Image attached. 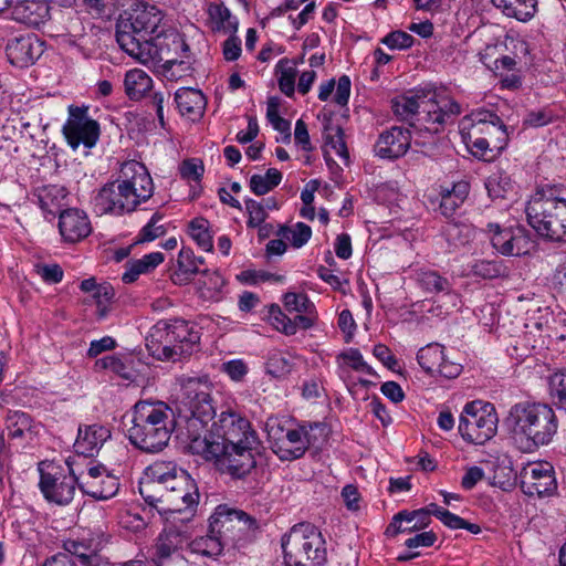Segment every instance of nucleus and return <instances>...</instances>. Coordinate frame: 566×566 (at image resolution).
I'll return each instance as SVG.
<instances>
[{
	"label": "nucleus",
	"mask_w": 566,
	"mask_h": 566,
	"mask_svg": "<svg viewBox=\"0 0 566 566\" xmlns=\"http://www.w3.org/2000/svg\"><path fill=\"white\" fill-rule=\"evenodd\" d=\"M276 69L280 71L279 87L281 92L289 97L293 96L295 92V66L291 65L289 60L282 59Z\"/></svg>",
	"instance_id": "nucleus-48"
},
{
	"label": "nucleus",
	"mask_w": 566,
	"mask_h": 566,
	"mask_svg": "<svg viewBox=\"0 0 566 566\" xmlns=\"http://www.w3.org/2000/svg\"><path fill=\"white\" fill-rule=\"evenodd\" d=\"M459 128L468 149L474 157L483 160H490L494 157L496 149L493 147V142L485 136H481L476 129L461 127V124Z\"/></svg>",
	"instance_id": "nucleus-33"
},
{
	"label": "nucleus",
	"mask_w": 566,
	"mask_h": 566,
	"mask_svg": "<svg viewBox=\"0 0 566 566\" xmlns=\"http://www.w3.org/2000/svg\"><path fill=\"white\" fill-rule=\"evenodd\" d=\"M59 229L64 241L70 243L85 239L92 231L87 214L75 208L60 213Z\"/></svg>",
	"instance_id": "nucleus-27"
},
{
	"label": "nucleus",
	"mask_w": 566,
	"mask_h": 566,
	"mask_svg": "<svg viewBox=\"0 0 566 566\" xmlns=\"http://www.w3.org/2000/svg\"><path fill=\"white\" fill-rule=\"evenodd\" d=\"M525 494L538 497L551 496L557 490L554 470L549 463H535L525 470L522 483Z\"/></svg>",
	"instance_id": "nucleus-22"
},
{
	"label": "nucleus",
	"mask_w": 566,
	"mask_h": 566,
	"mask_svg": "<svg viewBox=\"0 0 566 566\" xmlns=\"http://www.w3.org/2000/svg\"><path fill=\"white\" fill-rule=\"evenodd\" d=\"M163 214L158 212L154 213L147 224L139 231V241L149 242L163 237L166 233V229L163 224H159Z\"/></svg>",
	"instance_id": "nucleus-57"
},
{
	"label": "nucleus",
	"mask_w": 566,
	"mask_h": 566,
	"mask_svg": "<svg viewBox=\"0 0 566 566\" xmlns=\"http://www.w3.org/2000/svg\"><path fill=\"white\" fill-rule=\"evenodd\" d=\"M203 274L202 285L208 292L209 297H213L214 294L221 292L226 281L218 271L202 270Z\"/></svg>",
	"instance_id": "nucleus-63"
},
{
	"label": "nucleus",
	"mask_w": 566,
	"mask_h": 566,
	"mask_svg": "<svg viewBox=\"0 0 566 566\" xmlns=\"http://www.w3.org/2000/svg\"><path fill=\"white\" fill-rule=\"evenodd\" d=\"M114 295L115 293L113 287L107 283L99 284V289L92 294V297L96 303L97 315L99 318H104L107 315L108 306L114 298Z\"/></svg>",
	"instance_id": "nucleus-55"
},
{
	"label": "nucleus",
	"mask_w": 566,
	"mask_h": 566,
	"mask_svg": "<svg viewBox=\"0 0 566 566\" xmlns=\"http://www.w3.org/2000/svg\"><path fill=\"white\" fill-rule=\"evenodd\" d=\"M165 260L161 252H151L140 259L129 260L125 264V272L122 274V281L126 284L137 281L139 275L153 272Z\"/></svg>",
	"instance_id": "nucleus-31"
},
{
	"label": "nucleus",
	"mask_w": 566,
	"mask_h": 566,
	"mask_svg": "<svg viewBox=\"0 0 566 566\" xmlns=\"http://www.w3.org/2000/svg\"><path fill=\"white\" fill-rule=\"evenodd\" d=\"M118 182L123 184L132 200L138 207L154 193V181L147 167L137 160H127L118 171Z\"/></svg>",
	"instance_id": "nucleus-16"
},
{
	"label": "nucleus",
	"mask_w": 566,
	"mask_h": 566,
	"mask_svg": "<svg viewBox=\"0 0 566 566\" xmlns=\"http://www.w3.org/2000/svg\"><path fill=\"white\" fill-rule=\"evenodd\" d=\"M473 275L482 279H496L504 274L505 266L499 260H475L471 264Z\"/></svg>",
	"instance_id": "nucleus-47"
},
{
	"label": "nucleus",
	"mask_w": 566,
	"mask_h": 566,
	"mask_svg": "<svg viewBox=\"0 0 566 566\" xmlns=\"http://www.w3.org/2000/svg\"><path fill=\"white\" fill-rule=\"evenodd\" d=\"M415 280L418 286L426 293H449L452 289L450 281L430 269H420L416 272Z\"/></svg>",
	"instance_id": "nucleus-35"
},
{
	"label": "nucleus",
	"mask_w": 566,
	"mask_h": 566,
	"mask_svg": "<svg viewBox=\"0 0 566 566\" xmlns=\"http://www.w3.org/2000/svg\"><path fill=\"white\" fill-rule=\"evenodd\" d=\"M266 117L271 123L272 127L285 135V138L291 136V124L279 114V103L276 98H270L268 102Z\"/></svg>",
	"instance_id": "nucleus-52"
},
{
	"label": "nucleus",
	"mask_w": 566,
	"mask_h": 566,
	"mask_svg": "<svg viewBox=\"0 0 566 566\" xmlns=\"http://www.w3.org/2000/svg\"><path fill=\"white\" fill-rule=\"evenodd\" d=\"M67 119L62 127L67 145L76 150L81 145L93 148L99 139L101 127L97 120L88 115V107L70 105Z\"/></svg>",
	"instance_id": "nucleus-14"
},
{
	"label": "nucleus",
	"mask_w": 566,
	"mask_h": 566,
	"mask_svg": "<svg viewBox=\"0 0 566 566\" xmlns=\"http://www.w3.org/2000/svg\"><path fill=\"white\" fill-rule=\"evenodd\" d=\"M268 319L276 331L285 335L295 334V328L294 325H292L291 318L282 312L279 305H270L268 311Z\"/></svg>",
	"instance_id": "nucleus-49"
},
{
	"label": "nucleus",
	"mask_w": 566,
	"mask_h": 566,
	"mask_svg": "<svg viewBox=\"0 0 566 566\" xmlns=\"http://www.w3.org/2000/svg\"><path fill=\"white\" fill-rule=\"evenodd\" d=\"M505 423L514 438L525 441L527 448L548 444L558 428L557 417L548 405L530 401L513 405Z\"/></svg>",
	"instance_id": "nucleus-7"
},
{
	"label": "nucleus",
	"mask_w": 566,
	"mask_h": 566,
	"mask_svg": "<svg viewBox=\"0 0 566 566\" xmlns=\"http://www.w3.org/2000/svg\"><path fill=\"white\" fill-rule=\"evenodd\" d=\"M185 526L186 524L166 522L153 547L151 558L158 566H163L169 558L180 556V551L188 542Z\"/></svg>",
	"instance_id": "nucleus-20"
},
{
	"label": "nucleus",
	"mask_w": 566,
	"mask_h": 566,
	"mask_svg": "<svg viewBox=\"0 0 566 566\" xmlns=\"http://www.w3.org/2000/svg\"><path fill=\"white\" fill-rule=\"evenodd\" d=\"M410 144V130L403 127L392 126L379 135L375 145V153L380 158L397 159L407 153Z\"/></svg>",
	"instance_id": "nucleus-24"
},
{
	"label": "nucleus",
	"mask_w": 566,
	"mask_h": 566,
	"mask_svg": "<svg viewBox=\"0 0 566 566\" xmlns=\"http://www.w3.org/2000/svg\"><path fill=\"white\" fill-rule=\"evenodd\" d=\"M469 193V185L467 182H458L452 189H444L440 192L439 211L446 218H451L462 206Z\"/></svg>",
	"instance_id": "nucleus-34"
},
{
	"label": "nucleus",
	"mask_w": 566,
	"mask_h": 566,
	"mask_svg": "<svg viewBox=\"0 0 566 566\" xmlns=\"http://www.w3.org/2000/svg\"><path fill=\"white\" fill-rule=\"evenodd\" d=\"M413 36L405 31H392L381 39V43L390 50H405L413 44Z\"/></svg>",
	"instance_id": "nucleus-61"
},
{
	"label": "nucleus",
	"mask_w": 566,
	"mask_h": 566,
	"mask_svg": "<svg viewBox=\"0 0 566 566\" xmlns=\"http://www.w3.org/2000/svg\"><path fill=\"white\" fill-rule=\"evenodd\" d=\"M557 117L556 112L552 107L546 106L527 113L523 123L525 126L538 128L553 123Z\"/></svg>",
	"instance_id": "nucleus-50"
},
{
	"label": "nucleus",
	"mask_w": 566,
	"mask_h": 566,
	"mask_svg": "<svg viewBox=\"0 0 566 566\" xmlns=\"http://www.w3.org/2000/svg\"><path fill=\"white\" fill-rule=\"evenodd\" d=\"M281 546L286 566H323L327 560L326 542L310 523L294 525L282 537Z\"/></svg>",
	"instance_id": "nucleus-9"
},
{
	"label": "nucleus",
	"mask_w": 566,
	"mask_h": 566,
	"mask_svg": "<svg viewBox=\"0 0 566 566\" xmlns=\"http://www.w3.org/2000/svg\"><path fill=\"white\" fill-rule=\"evenodd\" d=\"M506 17L530 20L536 11V0H491Z\"/></svg>",
	"instance_id": "nucleus-36"
},
{
	"label": "nucleus",
	"mask_w": 566,
	"mask_h": 566,
	"mask_svg": "<svg viewBox=\"0 0 566 566\" xmlns=\"http://www.w3.org/2000/svg\"><path fill=\"white\" fill-rule=\"evenodd\" d=\"M80 490L93 499L105 501L117 494L119 481L103 465H94L86 471L80 470Z\"/></svg>",
	"instance_id": "nucleus-19"
},
{
	"label": "nucleus",
	"mask_w": 566,
	"mask_h": 566,
	"mask_svg": "<svg viewBox=\"0 0 566 566\" xmlns=\"http://www.w3.org/2000/svg\"><path fill=\"white\" fill-rule=\"evenodd\" d=\"M171 408L159 400H140L130 412L126 436L130 443L147 453L161 451L172 432Z\"/></svg>",
	"instance_id": "nucleus-5"
},
{
	"label": "nucleus",
	"mask_w": 566,
	"mask_h": 566,
	"mask_svg": "<svg viewBox=\"0 0 566 566\" xmlns=\"http://www.w3.org/2000/svg\"><path fill=\"white\" fill-rule=\"evenodd\" d=\"M551 394L560 403H566V374L556 373L551 378Z\"/></svg>",
	"instance_id": "nucleus-64"
},
{
	"label": "nucleus",
	"mask_w": 566,
	"mask_h": 566,
	"mask_svg": "<svg viewBox=\"0 0 566 566\" xmlns=\"http://www.w3.org/2000/svg\"><path fill=\"white\" fill-rule=\"evenodd\" d=\"M499 418L495 407L490 402L474 400L467 402L459 418L458 430L463 440L484 444L497 431Z\"/></svg>",
	"instance_id": "nucleus-10"
},
{
	"label": "nucleus",
	"mask_w": 566,
	"mask_h": 566,
	"mask_svg": "<svg viewBox=\"0 0 566 566\" xmlns=\"http://www.w3.org/2000/svg\"><path fill=\"white\" fill-rule=\"evenodd\" d=\"M528 224L545 240L566 241V199L554 195L553 189H538L527 201Z\"/></svg>",
	"instance_id": "nucleus-8"
},
{
	"label": "nucleus",
	"mask_w": 566,
	"mask_h": 566,
	"mask_svg": "<svg viewBox=\"0 0 566 566\" xmlns=\"http://www.w3.org/2000/svg\"><path fill=\"white\" fill-rule=\"evenodd\" d=\"M339 359L353 368L356 371H363L368 375H374L373 368L364 360L361 353L356 348H349L348 350L339 354Z\"/></svg>",
	"instance_id": "nucleus-59"
},
{
	"label": "nucleus",
	"mask_w": 566,
	"mask_h": 566,
	"mask_svg": "<svg viewBox=\"0 0 566 566\" xmlns=\"http://www.w3.org/2000/svg\"><path fill=\"white\" fill-rule=\"evenodd\" d=\"M182 391V403L189 411L187 420L190 449L214 460L217 468L233 479H243L255 468V452L260 440L250 421L241 413L222 411L208 433L201 437L195 431L205 428L216 415L208 376L181 375L176 379Z\"/></svg>",
	"instance_id": "nucleus-1"
},
{
	"label": "nucleus",
	"mask_w": 566,
	"mask_h": 566,
	"mask_svg": "<svg viewBox=\"0 0 566 566\" xmlns=\"http://www.w3.org/2000/svg\"><path fill=\"white\" fill-rule=\"evenodd\" d=\"M432 515L440 520L447 527L451 530H461L463 525V518L459 515L451 513L450 511L440 507L439 505L431 503Z\"/></svg>",
	"instance_id": "nucleus-62"
},
{
	"label": "nucleus",
	"mask_w": 566,
	"mask_h": 566,
	"mask_svg": "<svg viewBox=\"0 0 566 566\" xmlns=\"http://www.w3.org/2000/svg\"><path fill=\"white\" fill-rule=\"evenodd\" d=\"M224 547L219 535L212 534L210 531L206 536L198 537L188 544V549L191 554L207 558L218 557Z\"/></svg>",
	"instance_id": "nucleus-39"
},
{
	"label": "nucleus",
	"mask_w": 566,
	"mask_h": 566,
	"mask_svg": "<svg viewBox=\"0 0 566 566\" xmlns=\"http://www.w3.org/2000/svg\"><path fill=\"white\" fill-rule=\"evenodd\" d=\"M461 127L476 129L481 136L493 142L496 151L507 145L509 134L503 120L493 112L479 108L465 115L461 120Z\"/></svg>",
	"instance_id": "nucleus-17"
},
{
	"label": "nucleus",
	"mask_w": 566,
	"mask_h": 566,
	"mask_svg": "<svg viewBox=\"0 0 566 566\" xmlns=\"http://www.w3.org/2000/svg\"><path fill=\"white\" fill-rule=\"evenodd\" d=\"M44 52L43 42L34 34L11 39L6 46L10 63L18 67L32 65Z\"/></svg>",
	"instance_id": "nucleus-23"
},
{
	"label": "nucleus",
	"mask_w": 566,
	"mask_h": 566,
	"mask_svg": "<svg viewBox=\"0 0 566 566\" xmlns=\"http://www.w3.org/2000/svg\"><path fill=\"white\" fill-rule=\"evenodd\" d=\"M293 368L292 357L287 353L277 349L270 350L266 357L265 369L275 378L287 376Z\"/></svg>",
	"instance_id": "nucleus-43"
},
{
	"label": "nucleus",
	"mask_w": 566,
	"mask_h": 566,
	"mask_svg": "<svg viewBox=\"0 0 566 566\" xmlns=\"http://www.w3.org/2000/svg\"><path fill=\"white\" fill-rule=\"evenodd\" d=\"M238 279L241 282H243L245 284H250V285H254V284L261 283V282H266V281H273L276 283H282L284 281L283 275L270 273V272L263 271V270L242 271L238 275Z\"/></svg>",
	"instance_id": "nucleus-54"
},
{
	"label": "nucleus",
	"mask_w": 566,
	"mask_h": 566,
	"mask_svg": "<svg viewBox=\"0 0 566 566\" xmlns=\"http://www.w3.org/2000/svg\"><path fill=\"white\" fill-rule=\"evenodd\" d=\"M10 14L17 22L39 28L50 19V7L43 0H10Z\"/></svg>",
	"instance_id": "nucleus-26"
},
{
	"label": "nucleus",
	"mask_w": 566,
	"mask_h": 566,
	"mask_svg": "<svg viewBox=\"0 0 566 566\" xmlns=\"http://www.w3.org/2000/svg\"><path fill=\"white\" fill-rule=\"evenodd\" d=\"M285 424L286 422L276 417H270L266 420L265 429L273 451L280 444L281 440H284L286 431L291 428Z\"/></svg>",
	"instance_id": "nucleus-56"
},
{
	"label": "nucleus",
	"mask_w": 566,
	"mask_h": 566,
	"mask_svg": "<svg viewBox=\"0 0 566 566\" xmlns=\"http://www.w3.org/2000/svg\"><path fill=\"white\" fill-rule=\"evenodd\" d=\"M175 102L182 116L191 119L203 115L207 99L201 91L191 87H181L175 93Z\"/></svg>",
	"instance_id": "nucleus-29"
},
{
	"label": "nucleus",
	"mask_w": 566,
	"mask_h": 566,
	"mask_svg": "<svg viewBox=\"0 0 566 566\" xmlns=\"http://www.w3.org/2000/svg\"><path fill=\"white\" fill-rule=\"evenodd\" d=\"M164 13L156 6L136 3L120 14L116 24V40L128 55L147 65L155 49L150 43L163 32Z\"/></svg>",
	"instance_id": "nucleus-4"
},
{
	"label": "nucleus",
	"mask_w": 566,
	"mask_h": 566,
	"mask_svg": "<svg viewBox=\"0 0 566 566\" xmlns=\"http://www.w3.org/2000/svg\"><path fill=\"white\" fill-rule=\"evenodd\" d=\"M149 471L151 480L139 488L144 501L156 509L165 522H190L200 497L195 480L174 462H155Z\"/></svg>",
	"instance_id": "nucleus-2"
},
{
	"label": "nucleus",
	"mask_w": 566,
	"mask_h": 566,
	"mask_svg": "<svg viewBox=\"0 0 566 566\" xmlns=\"http://www.w3.org/2000/svg\"><path fill=\"white\" fill-rule=\"evenodd\" d=\"M95 370H109L125 380L133 381L138 375L135 358L130 355H108L95 361Z\"/></svg>",
	"instance_id": "nucleus-30"
},
{
	"label": "nucleus",
	"mask_w": 566,
	"mask_h": 566,
	"mask_svg": "<svg viewBox=\"0 0 566 566\" xmlns=\"http://www.w3.org/2000/svg\"><path fill=\"white\" fill-rule=\"evenodd\" d=\"M325 429L324 424L314 423L310 426V430L305 427H291L285 433L284 440L274 449V453L281 460H295L304 455L306 450L315 444V437L312 434L313 430Z\"/></svg>",
	"instance_id": "nucleus-21"
},
{
	"label": "nucleus",
	"mask_w": 566,
	"mask_h": 566,
	"mask_svg": "<svg viewBox=\"0 0 566 566\" xmlns=\"http://www.w3.org/2000/svg\"><path fill=\"white\" fill-rule=\"evenodd\" d=\"M392 111L403 120L417 116V122L411 126L430 135L443 130L444 126L462 112L458 102L438 94L432 87L419 88L409 95L398 96L392 101Z\"/></svg>",
	"instance_id": "nucleus-3"
},
{
	"label": "nucleus",
	"mask_w": 566,
	"mask_h": 566,
	"mask_svg": "<svg viewBox=\"0 0 566 566\" xmlns=\"http://www.w3.org/2000/svg\"><path fill=\"white\" fill-rule=\"evenodd\" d=\"M124 85L130 99H139L151 88L153 80L145 71L134 69L126 73Z\"/></svg>",
	"instance_id": "nucleus-40"
},
{
	"label": "nucleus",
	"mask_w": 566,
	"mask_h": 566,
	"mask_svg": "<svg viewBox=\"0 0 566 566\" xmlns=\"http://www.w3.org/2000/svg\"><path fill=\"white\" fill-rule=\"evenodd\" d=\"M93 207L97 214L115 216L133 212L137 208L127 190L123 188V184L118 182V177L97 191L93 198Z\"/></svg>",
	"instance_id": "nucleus-18"
},
{
	"label": "nucleus",
	"mask_w": 566,
	"mask_h": 566,
	"mask_svg": "<svg viewBox=\"0 0 566 566\" xmlns=\"http://www.w3.org/2000/svg\"><path fill=\"white\" fill-rule=\"evenodd\" d=\"M485 188L493 199L505 198L511 188V181L506 176L492 175L486 179Z\"/></svg>",
	"instance_id": "nucleus-58"
},
{
	"label": "nucleus",
	"mask_w": 566,
	"mask_h": 566,
	"mask_svg": "<svg viewBox=\"0 0 566 566\" xmlns=\"http://www.w3.org/2000/svg\"><path fill=\"white\" fill-rule=\"evenodd\" d=\"M38 433L32 418L22 411L10 412L6 418V428L0 433V441H9L21 446L31 441Z\"/></svg>",
	"instance_id": "nucleus-28"
},
{
	"label": "nucleus",
	"mask_w": 566,
	"mask_h": 566,
	"mask_svg": "<svg viewBox=\"0 0 566 566\" xmlns=\"http://www.w3.org/2000/svg\"><path fill=\"white\" fill-rule=\"evenodd\" d=\"M42 211L54 216L63 206L66 197V189L61 185H43L33 191Z\"/></svg>",
	"instance_id": "nucleus-32"
},
{
	"label": "nucleus",
	"mask_w": 566,
	"mask_h": 566,
	"mask_svg": "<svg viewBox=\"0 0 566 566\" xmlns=\"http://www.w3.org/2000/svg\"><path fill=\"white\" fill-rule=\"evenodd\" d=\"M209 227L210 223L205 218H196L189 223L190 237L206 252H211L213 249L212 234L209 231Z\"/></svg>",
	"instance_id": "nucleus-44"
},
{
	"label": "nucleus",
	"mask_w": 566,
	"mask_h": 566,
	"mask_svg": "<svg viewBox=\"0 0 566 566\" xmlns=\"http://www.w3.org/2000/svg\"><path fill=\"white\" fill-rule=\"evenodd\" d=\"M150 45L155 52H151L147 64L161 61L165 71L170 72L172 77H177L175 67H180V72L190 70L189 45L177 29L165 25L163 32L155 38ZM180 76L181 74H178V77Z\"/></svg>",
	"instance_id": "nucleus-13"
},
{
	"label": "nucleus",
	"mask_w": 566,
	"mask_h": 566,
	"mask_svg": "<svg viewBox=\"0 0 566 566\" xmlns=\"http://www.w3.org/2000/svg\"><path fill=\"white\" fill-rule=\"evenodd\" d=\"M66 468L49 464L46 470H40L39 488L44 499L51 503L64 506L72 502L76 486L80 488V469L74 460L65 461Z\"/></svg>",
	"instance_id": "nucleus-11"
},
{
	"label": "nucleus",
	"mask_w": 566,
	"mask_h": 566,
	"mask_svg": "<svg viewBox=\"0 0 566 566\" xmlns=\"http://www.w3.org/2000/svg\"><path fill=\"white\" fill-rule=\"evenodd\" d=\"M255 521L243 511L218 505L210 516V532L219 535L226 547H240L250 539Z\"/></svg>",
	"instance_id": "nucleus-12"
},
{
	"label": "nucleus",
	"mask_w": 566,
	"mask_h": 566,
	"mask_svg": "<svg viewBox=\"0 0 566 566\" xmlns=\"http://www.w3.org/2000/svg\"><path fill=\"white\" fill-rule=\"evenodd\" d=\"M444 347L440 344L432 343L419 349L417 360L421 368L432 375L444 359Z\"/></svg>",
	"instance_id": "nucleus-41"
},
{
	"label": "nucleus",
	"mask_w": 566,
	"mask_h": 566,
	"mask_svg": "<svg viewBox=\"0 0 566 566\" xmlns=\"http://www.w3.org/2000/svg\"><path fill=\"white\" fill-rule=\"evenodd\" d=\"M63 548L65 554L76 556L82 565L93 566V560L99 551V543H95L94 539H72L69 538L63 542Z\"/></svg>",
	"instance_id": "nucleus-37"
},
{
	"label": "nucleus",
	"mask_w": 566,
	"mask_h": 566,
	"mask_svg": "<svg viewBox=\"0 0 566 566\" xmlns=\"http://www.w3.org/2000/svg\"><path fill=\"white\" fill-rule=\"evenodd\" d=\"M245 210L249 214L247 226L249 228L260 227L268 218V211L263 202L248 198L244 200Z\"/></svg>",
	"instance_id": "nucleus-53"
},
{
	"label": "nucleus",
	"mask_w": 566,
	"mask_h": 566,
	"mask_svg": "<svg viewBox=\"0 0 566 566\" xmlns=\"http://www.w3.org/2000/svg\"><path fill=\"white\" fill-rule=\"evenodd\" d=\"M277 235L289 240L294 248H302L312 237V229L304 222H297L293 227L283 226Z\"/></svg>",
	"instance_id": "nucleus-46"
},
{
	"label": "nucleus",
	"mask_w": 566,
	"mask_h": 566,
	"mask_svg": "<svg viewBox=\"0 0 566 566\" xmlns=\"http://www.w3.org/2000/svg\"><path fill=\"white\" fill-rule=\"evenodd\" d=\"M199 342L195 324L181 318L160 319L150 328L146 348L158 360L176 363L190 356Z\"/></svg>",
	"instance_id": "nucleus-6"
},
{
	"label": "nucleus",
	"mask_w": 566,
	"mask_h": 566,
	"mask_svg": "<svg viewBox=\"0 0 566 566\" xmlns=\"http://www.w3.org/2000/svg\"><path fill=\"white\" fill-rule=\"evenodd\" d=\"M180 176L189 181H199L205 172V166L201 159L190 158L181 163Z\"/></svg>",
	"instance_id": "nucleus-60"
},
{
	"label": "nucleus",
	"mask_w": 566,
	"mask_h": 566,
	"mask_svg": "<svg viewBox=\"0 0 566 566\" xmlns=\"http://www.w3.org/2000/svg\"><path fill=\"white\" fill-rule=\"evenodd\" d=\"M486 228L492 247L503 255H525L534 247L531 233L523 226L502 227L490 222Z\"/></svg>",
	"instance_id": "nucleus-15"
},
{
	"label": "nucleus",
	"mask_w": 566,
	"mask_h": 566,
	"mask_svg": "<svg viewBox=\"0 0 566 566\" xmlns=\"http://www.w3.org/2000/svg\"><path fill=\"white\" fill-rule=\"evenodd\" d=\"M282 181V172L269 168L264 175L254 174L250 177L249 188L256 196H263L273 190Z\"/></svg>",
	"instance_id": "nucleus-42"
},
{
	"label": "nucleus",
	"mask_w": 566,
	"mask_h": 566,
	"mask_svg": "<svg viewBox=\"0 0 566 566\" xmlns=\"http://www.w3.org/2000/svg\"><path fill=\"white\" fill-rule=\"evenodd\" d=\"M209 18L214 24L213 29L218 31H235L238 28V21L232 17L230 10L222 3L211 4L208 10Z\"/></svg>",
	"instance_id": "nucleus-45"
},
{
	"label": "nucleus",
	"mask_w": 566,
	"mask_h": 566,
	"mask_svg": "<svg viewBox=\"0 0 566 566\" xmlns=\"http://www.w3.org/2000/svg\"><path fill=\"white\" fill-rule=\"evenodd\" d=\"M109 438L111 430L104 424L80 426L74 443L75 452L78 455L94 457Z\"/></svg>",
	"instance_id": "nucleus-25"
},
{
	"label": "nucleus",
	"mask_w": 566,
	"mask_h": 566,
	"mask_svg": "<svg viewBox=\"0 0 566 566\" xmlns=\"http://www.w3.org/2000/svg\"><path fill=\"white\" fill-rule=\"evenodd\" d=\"M202 270L195 264V253L190 248H182L177 259V270L174 271L171 279L175 284L182 285L192 280V277L201 273Z\"/></svg>",
	"instance_id": "nucleus-38"
},
{
	"label": "nucleus",
	"mask_w": 566,
	"mask_h": 566,
	"mask_svg": "<svg viewBox=\"0 0 566 566\" xmlns=\"http://www.w3.org/2000/svg\"><path fill=\"white\" fill-rule=\"evenodd\" d=\"M283 304L289 312L296 313H308L315 308L314 304L304 293H285L283 296Z\"/></svg>",
	"instance_id": "nucleus-51"
}]
</instances>
